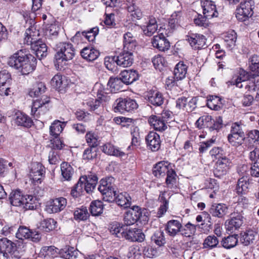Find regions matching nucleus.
I'll return each mask as SVG.
<instances>
[{"mask_svg":"<svg viewBox=\"0 0 259 259\" xmlns=\"http://www.w3.org/2000/svg\"><path fill=\"white\" fill-rule=\"evenodd\" d=\"M37 62L35 57L27 50H20L8 58L7 64L22 74L27 75L35 69Z\"/></svg>","mask_w":259,"mask_h":259,"instance_id":"nucleus-1","label":"nucleus"},{"mask_svg":"<svg viewBox=\"0 0 259 259\" xmlns=\"http://www.w3.org/2000/svg\"><path fill=\"white\" fill-rule=\"evenodd\" d=\"M97 176L94 174L82 176L72 188L70 194L73 198H77L85 191L87 193H92L98 183Z\"/></svg>","mask_w":259,"mask_h":259,"instance_id":"nucleus-2","label":"nucleus"},{"mask_svg":"<svg viewBox=\"0 0 259 259\" xmlns=\"http://www.w3.org/2000/svg\"><path fill=\"white\" fill-rule=\"evenodd\" d=\"M56 53L55 58L58 63L72 60L75 56L76 50L70 42H59L56 45Z\"/></svg>","mask_w":259,"mask_h":259,"instance_id":"nucleus-3","label":"nucleus"},{"mask_svg":"<svg viewBox=\"0 0 259 259\" xmlns=\"http://www.w3.org/2000/svg\"><path fill=\"white\" fill-rule=\"evenodd\" d=\"M229 142L233 146L241 145L246 137L241 126L235 122L231 126V133L228 136Z\"/></svg>","mask_w":259,"mask_h":259,"instance_id":"nucleus-4","label":"nucleus"},{"mask_svg":"<svg viewBox=\"0 0 259 259\" xmlns=\"http://www.w3.org/2000/svg\"><path fill=\"white\" fill-rule=\"evenodd\" d=\"M254 2L253 0H245L241 2L236 10V17L240 21H245L253 15Z\"/></svg>","mask_w":259,"mask_h":259,"instance_id":"nucleus-5","label":"nucleus"},{"mask_svg":"<svg viewBox=\"0 0 259 259\" xmlns=\"http://www.w3.org/2000/svg\"><path fill=\"white\" fill-rule=\"evenodd\" d=\"M115 180L114 178L110 177L102 179L100 182L98 187L99 191L103 195H106V201H111L113 196H115L116 192L114 189L113 184Z\"/></svg>","mask_w":259,"mask_h":259,"instance_id":"nucleus-6","label":"nucleus"},{"mask_svg":"<svg viewBox=\"0 0 259 259\" xmlns=\"http://www.w3.org/2000/svg\"><path fill=\"white\" fill-rule=\"evenodd\" d=\"M143 17L142 12L135 3L133 2L131 6V28L133 30L135 29V31L138 33H141L140 20Z\"/></svg>","mask_w":259,"mask_h":259,"instance_id":"nucleus-7","label":"nucleus"},{"mask_svg":"<svg viewBox=\"0 0 259 259\" xmlns=\"http://www.w3.org/2000/svg\"><path fill=\"white\" fill-rule=\"evenodd\" d=\"M240 212H234L230 214V219L227 220L225 224L226 230L231 233L238 229L243 224L244 217Z\"/></svg>","mask_w":259,"mask_h":259,"instance_id":"nucleus-8","label":"nucleus"},{"mask_svg":"<svg viewBox=\"0 0 259 259\" xmlns=\"http://www.w3.org/2000/svg\"><path fill=\"white\" fill-rule=\"evenodd\" d=\"M45 168L39 162H33L31 164L30 177L35 185L40 184L45 177Z\"/></svg>","mask_w":259,"mask_h":259,"instance_id":"nucleus-9","label":"nucleus"},{"mask_svg":"<svg viewBox=\"0 0 259 259\" xmlns=\"http://www.w3.org/2000/svg\"><path fill=\"white\" fill-rule=\"evenodd\" d=\"M231 164L230 160L224 156L219 159L215 164L213 174L215 177L220 178L227 172Z\"/></svg>","mask_w":259,"mask_h":259,"instance_id":"nucleus-10","label":"nucleus"},{"mask_svg":"<svg viewBox=\"0 0 259 259\" xmlns=\"http://www.w3.org/2000/svg\"><path fill=\"white\" fill-rule=\"evenodd\" d=\"M110 233L115 235L119 238H124L130 239V228H127V226H120L117 223H114L110 224L109 228Z\"/></svg>","mask_w":259,"mask_h":259,"instance_id":"nucleus-11","label":"nucleus"},{"mask_svg":"<svg viewBox=\"0 0 259 259\" xmlns=\"http://www.w3.org/2000/svg\"><path fill=\"white\" fill-rule=\"evenodd\" d=\"M252 74L249 73L244 70L240 71L239 75L236 77H233L231 80L228 81L227 83L228 86L235 85L238 88H242V82L248 81V79H251L252 77Z\"/></svg>","mask_w":259,"mask_h":259,"instance_id":"nucleus-12","label":"nucleus"},{"mask_svg":"<svg viewBox=\"0 0 259 259\" xmlns=\"http://www.w3.org/2000/svg\"><path fill=\"white\" fill-rule=\"evenodd\" d=\"M201 4L203 8V13L205 17L210 19L218 16L219 14L213 2L210 0H203Z\"/></svg>","mask_w":259,"mask_h":259,"instance_id":"nucleus-13","label":"nucleus"},{"mask_svg":"<svg viewBox=\"0 0 259 259\" xmlns=\"http://www.w3.org/2000/svg\"><path fill=\"white\" fill-rule=\"evenodd\" d=\"M152 44L154 48L162 52L168 50L170 46V42L162 32L153 37Z\"/></svg>","mask_w":259,"mask_h":259,"instance_id":"nucleus-14","label":"nucleus"},{"mask_svg":"<svg viewBox=\"0 0 259 259\" xmlns=\"http://www.w3.org/2000/svg\"><path fill=\"white\" fill-rule=\"evenodd\" d=\"M240 168L241 170H240V172H241L243 176L238 180L236 190L238 194H243L247 191L249 186V183L247 182L248 180L247 177L243 174L244 171H246L248 167L246 165H243Z\"/></svg>","mask_w":259,"mask_h":259,"instance_id":"nucleus-15","label":"nucleus"},{"mask_svg":"<svg viewBox=\"0 0 259 259\" xmlns=\"http://www.w3.org/2000/svg\"><path fill=\"white\" fill-rule=\"evenodd\" d=\"M187 40L191 46L195 50L206 47V38L204 36L199 34H192L187 36Z\"/></svg>","mask_w":259,"mask_h":259,"instance_id":"nucleus-16","label":"nucleus"},{"mask_svg":"<svg viewBox=\"0 0 259 259\" xmlns=\"http://www.w3.org/2000/svg\"><path fill=\"white\" fill-rule=\"evenodd\" d=\"M147 146L153 151H157L160 146V140L159 135L154 132H150L146 138Z\"/></svg>","mask_w":259,"mask_h":259,"instance_id":"nucleus-17","label":"nucleus"},{"mask_svg":"<svg viewBox=\"0 0 259 259\" xmlns=\"http://www.w3.org/2000/svg\"><path fill=\"white\" fill-rule=\"evenodd\" d=\"M60 27L56 24H51L46 28V36L48 43L54 46V41L58 39Z\"/></svg>","mask_w":259,"mask_h":259,"instance_id":"nucleus-18","label":"nucleus"},{"mask_svg":"<svg viewBox=\"0 0 259 259\" xmlns=\"http://www.w3.org/2000/svg\"><path fill=\"white\" fill-rule=\"evenodd\" d=\"M14 120L17 125L27 128L31 127L33 124L32 119L21 112H17L15 113Z\"/></svg>","mask_w":259,"mask_h":259,"instance_id":"nucleus-19","label":"nucleus"},{"mask_svg":"<svg viewBox=\"0 0 259 259\" xmlns=\"http://www.w3.org/2000/svg\"><path fill=\"white\" fill-rule=\"evenodd\" d=\"M170 168L171 166L167 161H160L153 167V174L156 177L164 176Z\"/></svg>","mask_w":259,"mask_h":259,"instance_id":"nucleus-20","label":"nucleus"},{"mask_svg":"<svg viewBox=\"0 0 259 259\" xmlns=\"http://www.w3.org/2000/svg\"><path fill=\"white\" fill-rule=\"evenodd\" d=\"M181 227L182 224L179 221L171 220L167 222L165 229L170 236L174 237L178 233H180Z\"/></svg>","mask_w":259,"mask_h":259,"instance_id":"nucleus-21","label":"nucleus"},{"mask_svg":"<svg viewBox=\"0 0 259 259\" xmlns=\"http://www.w3.org/2000/svg\"><path fill=\"white\" fill-rule=\"evenodd\" d=\"M16 245L15 243L8 239L7 238L0 239V250L7 253L15 255L16 251Z\"/></svg>","mask_w":259,"mask_h":259,"instance_id":"nucleus-22","label":"nucleus"},{"mask_svg":"<svg viewBox=\"0 0 259 259\" xmlns=\"http://www.w3.org/2000/svg\"><path fill=\"white\" fill-rule=\"evenodd\" d=\"M148 122L151 126L158 131L162 132L167 128L166 123L158 115H152L148 119Z\"/></svg>","mask_w":259,"mask_h":259,"instance_id":"nucleus-23","label":"nucleus"},{"mask_svg":"<svg viewBox=\"0 0 259 259\" xmlns=\"http://www.w3.org/2000/svg\"><path fill=\"white\" fill-rule=\"evenodd\" d=\"M80 54L84 59L88 61H94L100 55V53L98 50L88 47L82 49L80 51Z\"/></svg>","mask_w":259,"mask_h":259,"instance_id":"nucleus-24","label":"nucleus"},{"mask_svg":"<svg viewBox=\"0 0 259 259\" xmlns=\"http://www.w3.org/2000/svg\"><path fill=\"white\" fill-rule=\"evenodd\" d=\"M227 206L223 203L212 205L209 210L210 213L213 217L223 218L228 213Z\"/></svg>","mask_w":259,"mask_h":259,"instance_id":"nucleus-25","label":"nucleus"},{"mask_svg":"<svg viewBox=\"0 0 259 259\" xmlns=\"http://www.w3.org/2000/svg\"><path fill=\"white\" fill-rule=\"evenodd\" d=\"M31 49L35 54L37 58L39 60L46 57L48 55V47L43 41L35 42L33 45V48Z\"/></svg>","mask_w":259,"mask_h":259,"instance_id":"nucleus-26","label":"nucleus"},{"mask_svg":"<svg viewBox=\"0 0 259 259\" xmlns=\"http://www.w3.org/2000/svg\"><path fill=\"white\" fill-rule=\"evenodd\" d=\"M49 102V98L47 96L42 97L40 99L34 100L31 108L32 114H36L38 111V114H39L40 111H42L41 108L44 107L47 108L46 105L48 104Z\"/></svg>","mask_w":259,"mask_h":259,"instance_id":"nucleus-27","label":"nucleus"},{"mask_svg":"<svg viewBox=\"0 0 259 259\" xmlns=\"http://www.w3.org/2000/svg\"><path fill=\"white\" fill-rule=\"evenodd\" d=\"M67 201L65 198L59 197L54 199L49 207L52 213H57L62 210L66 206Z\"/></svg>","mask_w":259,"mask_h":259,"instance_id":"nucleus-28","label":"nucleus"},{"mask_svg":"<svg viewBox=\"0 0 259 259\" xmlns=\"http://www.w3.org/2000/svg\"><path fill=\"white\" fill-rule=\"evenodd\" d=\"M203 225L204 223H201L200 225H194L188 222L184 226H182L180 234L186 237H191L195 234L197 227L200 228L201 226Z\"/></svg>","mask_w":259,"mask_h":259,"instance_id":"nucleus-29","label":"nucleus"},{"mask_svg":"<svg viewBox=\"0 0 259 259\" xmlns=\"http://www.w3.org/2000/svg\"><path fill=\"white\" fill-rule=\"evenodd\" d=\"M59 254L65 259H76L78 255V251L73 247L66 246L59 250Z\"/></svg>","mask_w":259,"mask_h":259,"instance_id":"nucleus-30","label":"nucleus"},{"mask_svg":"<svg viewBox=\"0 0 259 259\" xmlns=\"http://www.w3.org/2000/svg\"><path fill=\"white\" fill-rule=\"evenodd\" d=\"M149 102L154 106H160L163 104L164 98L162 93L158 91H152L148 96Z\"/></svg>","mask_w":259,"mask_h":259,"instance_id":"nucleus-31","label":"nucleus"},{"mask_svg":"<svg viewBox=\"0 0 259 259\" xmlns=\"http://www.w3.org/2000/svg\"><path fill=\"white\" fill-rule=\"evenodd\" d=\"M187 71V66L183 62L178 63L174 71V78L177 80H182L186 76Z\"/></svg>","mask_w":259,"mask_h":259,"instance_id":"nucleus-32","label":"nucleus"},{"mask_svg":"<svg viewBox=\"0 0 259 259\" xmlns=\"http://www.w3.org/2000/svg\"><path fill=\"white\" fill-rule=\"evenodd\" d=\"M24 197L20 191L16 190L11 192L9 199L12 205L21 206L24 203Z\"/></svg>","mask_w":259,"mask_h":259,"instance_id":"nucleus-33","label":"nucleus"},{"mask_svg":"<svg viewBox=\"0 0 259 259\" xmlns=\"http://www.w3.org/2000/svg\"><path fill=\"white\" fill-rule=\"evenodd\" d=\"M46 84L41 81H36L33 83L32 88L29 92V95L31 97L39 96L45 92L46 90Z\"/></svg>","mask_w":259,"mask_h":259,"instance_id":"nucleus-34","label":"nucleus"},{"mask_svg":"<svg viewBox=\"0 0 259 259\" xmlns=\"http://www.w3.org/2000/svg\"><path fill=\"white\" fill-rule=\"evenodd\" d=\"M65 126V122L58 120H55L50 127V134L54 138H58Z\"/></svg>","mask_w":259,"mask_h":259,"instance_id":"nucleus-35","label":"nucleus"},{"mask_svg":"<svg viewBox=\"0 0 259 259\" xmlns=\"http://www.w3.org/2000/svg\"><path fill=\"white\" fill-rule=\"evenodd\" d=\"M256 232L252 230H248L244 232L240 237V241L245 246H248L253 243Z\"/></svg>","mask_w":259,"mask_h":259,"instance_id":"nucleus-36","label":"nucleus"},{"mask_svg":"<svg viewBox=\"0 0 259 259\" xmlns=\"http://www.w3.org/2000/svg\"><path fill=\"white\" fill-rule=\"evenodd\" d=\"M61 174L65 180L70 181L74 174L72 167L68 162H64L61 164Z\"/></svg>","mask_w":259,"mask_h":259,"instance_id":"nucleus-37","label":"nucleus"},{"mask_svg":"<svg viewBox=\"0 0 259 259\" xmlns=\"http://www.w3.org/2000/svg\"><path fill=\"white\" fill-rule=\"evenodd\" d=\"M219 241L217 237L214 235L208 236L203 241L202 244L203 248L206 249H212L217 247Z\"/></svg>","mask_w":259,"mask_h":259,"instance_id":"nucleus-38","label":"nucleus"},{"mask_svg":"<svg viewBox=\"0 0 259 259\" xmlns=\"http://www.w3.org/2000/svg\"><path fill=\"white\" fill-rule=\"evenodd\" d=\"M74 219L77 221H85L90 217V214L86 207L82 206L74 210Z\"/></svg>","mask_w":259,"mask_h":259,"instance_id":"nucleus-39","label":"nucleus"},{"mask_svg":"<svg viewBox=\"0 0 259 259\" xmlns=\"http://www.w3.org/2000/svg\"><path fill=\"white\" fill-rule=\"evenodd\" d=\"M238 243L237 235H229L225 237L221 241V244L223 247L226 249H230L236 246Z\"/></svg>","mask_w":259,"mask_h":259,"instance_id":"nucleus-40","label":"nucleus"},{"mask_svg":"<svg viewBox=\"0 0 259 259\" xmlns=\"http://www.w3.org/2000/svg\"><path fill=\"white\" fill-rule=\"evenodd\" d=\"M103 204L101 201L95 200L91 203L90 210L91 214L94 216L100 215L103 210Z\"/></svg>","mask_w":259,"mask_h":259,"instance_id":"nucleus-41","label":"nucleus"},{"mask_svg":"<svg viewBox=\"0 0 259 259\" xmlns=\"http://www.w3.org/2000/svg\"><path fill=\"white\" fill-rule=\"evenodd\" d=\"M151 241L158 246H163L165 243L163 232L161 230L156 231L151 238Z\"/></svg>","mask_w":259,"mask_h":259,"instance_id":"nucleus-42","label":"nucleus"},{"mask_svg":"<svg viewBox=\"0 0 259 259\" xmlns=\"http://www.w3.org/2000/svg\"><path fill=\"white\" fill-rule=\"evenodd\" d=\"M57 222L53 219L49 218L42 220L40 224V228L44 231L49 232L56 228Z\"/></svg>","mask_w":259,"mask_h":259,"instance_id":"nucleus-43","label":"nucleus"},{"mask_svg":"<svg viewBox=\"0 0 259 259\" xmlns=\"http://www.w3.org/2000/svg\"><path fill=\"white\" fill-rule=\"evenodd\" d=\"M123 84V83L118 77H111L108 80L107 85L110 87L111 92L115 93L121 90Z\"/></svg>","mask_w":259,"mask_h":259,"instance_id":"nucleus-44","label":"nucleus"},{"mask_svg":"<svg viewBox=\"0 0 259 259\" xmlns=\"http://www.w3.org/2000/svg\"><path fill=\"white\" fill-rule=\"evenodd\" d=\"M116 64L123 67H127L130 64V53L123 51V53L120 54L118 56H116Z\"/></svg>","mask_w":259,"mask_h":259,"instance_id":"nucleus-45","label":"nucleus"},{"mask_svg":"<svg viewBox=\"0 0 259 259\" xmlns=\"http://www.w3.org/2000/svg\"><path fill=\"white\" fill-rule=\"evenodd\" d=\"M104 97V96L99 97L94 102L91 101L88 102L87 105L90 107V110L95 111L96 114H99L100 111L103 109V106L101 105V103Z\"/></svg>","mask_w":259,"mask_h":259,"instance_id":"nucleus-46","label":"nucleus"},{"mask_svg":"<svg viewBox=\"0 0 259 259\" xmlns=\"http://www.w3.org/2000/svg\"><path fill=\"white\" fill-rule=\"evenodd\" d=\"M221 99L216 96H209L207 99V106L211 109L218 110L220 109L219 105Z\"/></svg>","mask_w":259,"mask_h":259,"instance_id":"nucleus-47","label":"nucleus"},{"mask_svg":"<svg viewBox=\"0 0 259 259\" xmlns=\"http://www.w3.org/2000/svg\"><path fill=\"white\" fill-rule=\"evenodd\" d=\"M236 39V33L233 30L226 33L224 37L226 46L230 49L235 46Z\"/></svg>","mask_w":259,"mask_h":259,"instance_id":"nucleus-48","label":"nucleus"},{"mask_svg":"<svg viewBox=\"0 0 259 259\" xmlns=\"http://www.w3.org/2000/svg\"><path fill=\"white\" fill-rule=\"evenodd\" d=\"M103 151L105 153H107L108 155L122 156L124 155V153L119 151L118 149H115L113 145L110 143L105 144L102 148Z\"/></svg>","mask_w":259,"mask_h":259,"instance_id":"nucleus-49","label":"nucleus"},{"mask_svg":"<svg viewBox=\"0 0 259 259\" xmlns=\"http://www.w3.org/2000/svg\"><path fill=\"white\" fill-rule=\"evenodd\" d=\"M97 156V148L94 146H90L84 151L82 159L85 160H91L96 158Z\"/></svg>","mask_w":259,"mask_h":259,"instance_id":"nucleus-50","label":"nucleus"},{"mask_svg":"<svg viewBox=\"0 0 259 259\" xmlns=\"http://www.w3.org/2000/svg\"><path fill=\"white\" fill-rule=\"evenodd\" d=\"M144 239L145 235L141 229L131 228V241L141 242Z\"/></svg>","mask_w":259,"mask_h":259,"instance_id":"nucleus-51","label":"nucleus"},{"mask_svg":"<svg viewBox=\"0 0 259 259\" xmlns=\"http://www.w3.org/2000/svg\"><path fill=\"white\" fill-rule=\"evenodd\" d=\"M142 210L141 208L137 205L131 207V225L139 221Z\"/></svg>","mask_w":259,"mask_h":259,"instance_id":"nucleus-52","label":"nucleus"},{"mask_svg":"<svg viewBox=\"0 0 259 259\" xmlns=\"http://www.w3.org/2000/svg\"><path fill=\"white\" fill-rule=\"evenodd\" d=\"M139 130L137 127H134L133 130H132L131 135H132V142L131 145L134 148H138L141 144V138Z\"/></svg>","mask_w":259,"mask_h":259,"instance_id":"nucleus-53","label":"nucleus"},{"mask_svg":"<svg viewBox=\"0 0 259 259\" xmlns=\"http://www.w3.org/2000/svg\"><path fill=\"white\" fill-rule=\"evenodd\" d=\"M36 199L32 195H26L24 197L23 207L25 210H33L36 208Z\"/></svg>","mask_w":259,"mask_h":259,"instance_id":"nucleus-54","label":"nucleus"},{"mask_svg":"<svg viewBox=\"0 0 259 259\" xmlns=\"http://www.w3.org/2000/svg\"><path fill=\"white\" fill-rule=\"evenodd\" d=\"M31 233V230L25 226H20L17 228V232L16 233V237L20 240L25 239H29Z\"/></svg>","mask_w":259,"mask_h":259,"instance_id":"nucleus-55","label":"nucleus"},{"mask_svg":"<svg viewBox=\"0 0 259 259\" xmlns=\"http://www.w3.org/2000/svg\"><path fill=\"white\" fill-rule=\"evenodd\" d=\"M167 177L165 183L168 188H172L176 186L177 182L176 176L177 174L174 170L171 168L168 170L166 174Z\"/></svg>","mask_w":259,"mask_h":259,"instance_id":"nucleus-56","label":"nucleus"},{"mask_svg":"<svg viewBox=\"0 0 259 259\" xmlns=\"http://www.w3.org/2000/svg\"><path fill=\"white\" fill-rule=\"evenodd\" d=\"M212 120V117L210 115L202 116L198 118L195 124L199 128L207 127L210 126L209 122Z\"/></svg>","mask_w":259,"mask_h":259,"instance_id":"nucleus-57","label":"nucleus"},{"mask_svg":"<svg viewBox=\"0 0 259 259\" xmlns=\"http://www.w3.org/2000/svg\"><path fill=\"white\" fill-rule=\"evenodd\" d=\"M119 101L117 104L116 106L114 107L115 112L118 111L121 113H123L124 112H128V109L130 106L127 107V104H128V100L127 99H119Z\"/></svg>","mask_w":259,"mask_h":259,"instance_id":"nucleus-58","label":"nucleus"},{"mask_svg":"<svg viewBox=\"0 0 259 259\" xmlns=\"http://www.w3.org/2000/svg\"><path fill=\"white\" fill-rule=\"evenodd\" d=\"M114 197L113 200H115L116 203L121 207H124V208H127L130 207L128 203V200L127 197L123 195L122 193L115 195Z\"/></svg>","mask_w":259,"mask_h":259,"instance_id":"nucleus-59","label":"nucleus"},{"mask_svg":"<svg viewBox=\"0 0 259 259\" xmlns=\"http://www.w3.org/2000/svg\"><path fill=\"white\" fill-rule=\"evenodd\" d=\"M246 138L250 144L259 145V131L257 130L250 131L247 135Z\"/></svg>","mask_w":259,"mask_h":259,"instance_id":"nucleus-60","label":"nucleus"},{"mask_svg":"<svg viewBox=\"0 0 259 259\" xmlns=\"http://www.w3.org/2000/svg\"><path fill=\"white\" fill-rule=\"evenodd\" d=\"M210 126L208 128L210 131H219L223 127V120L221 116L216 118L215 120L212 119L211 121L209 122Z\"/></svg>","mask_w":259,"mask_h":259,"instance_id":"nucleus-61","label":"nucleus"},{"mask_svg":"<svg viewBox=\"0 0 259 259\" xmlns=\"http://www.w3.org/2000/svg\"><path fill=\"white\" fill-rule=\"evenodd\" d=\"M98 33L99 28L97 27L92 28L88 31H83L84 38L87 39L89 41H94Z\"/></svg>","mask_w":259,"mask_h":259,"instance_id":"nucleus-62","label":"nucleus"},{"mask_svg":"<svg viewBox=\"0 0 259 259\" xmlns=\"http://www.w3.org/2000/svg\"><path fill=\"white\" fill-rule=\"evenodd\" d=\"M208 19L209 18L205 17L204 15L198 14L197 18L194 19V22L197 26L206 28L209 24Z\"/></svg>","mask_w":259,"mask_h":259,"instance_id":"nucleus-63","label":"nucleus"},{"mask_svg":"<svg viewBox=\"0 0 259 259\" xmlns=\"http://www.w3.org/2000/svg\"><path fill=\"white\" fill-rule=\"evenodd\" d=\"M51 85L56 89L60 90L63 88V81L62 76L60 74L55 75L51 80Z\"/></svg>","mask_w":259,"mask_h":259,"instance_id":"nucleus-64","label":"nucleus"}]
</instances>
